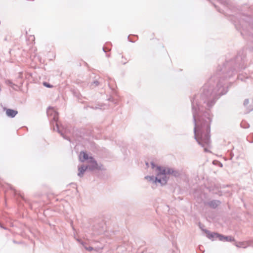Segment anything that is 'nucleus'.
I'll return each instance as SVG.
<instances>
[{
	"instance_id": "obj_1",
	"label": "nucleus",
	"mask_w": 253,
	"mask_h": 253,
	"mask_svg": "<svg viewBox=\"0 0 253 253\" xmlns=\"http://www.w3.org/2000/svg\"><path fill=\"white\" fill-rule=\"evenodd\" d=\"M155 171L157 176L156 178V182H158L162 184L167 182V174H172L173 171L169 168L157 167Z\"/></svg>"
},
{
	"instance_id": "obj_2",
	"label": "nucleus",
	"mask_w": 253,
	"mask_h": 253,
	"mask_svg": "<svg viewBox=\"0 0 253 253\" xmlns=\"http://www.w3.org/2000/svg\"><path fill=\"white\" fill-rule=\"evenodd\" d=\"M198 143L204 148L205 152H209L210 147V140L209 133L204 134L200 138H197Z\"/></svg>"
},
{
	"instance_id": "obj_3",
	"label": "nucleus",
	"mask_w": 253,
	"mask_h": 253,
	"mask_svg": "<svg viewBox=\"0 0 253 253\" xmlns=\"http://www.w3.org/2000/svg\"><path fill=\"white\" fill-rule=\"evenodd\" d=\"M90 164L89 169H100V167L98 166L96 161H95L92 157H89V161L88 162Z\"/></svg>"
},
{
	"instance_id": "obj_4",
	"label": "nucleus",
	"mask_w": 253,
	"mask_h": 253,
	"mask_svg": "<svg viewBox=\"0 0 253 253\" xmlns=\"http://www.w3.org/2000/svg\"><path fill=\"white\" fill-rule=\"evenodd\" d=\"M4 110L5 111L6 115L9 117L13 118L18 114V111L15 110L5 108H4Z\"/></svg>"
},
{
	"instance_id": "obj_5",
	"label": "nucleus",
	"mask_w": 253,
	"mask_h": 253,
	"mask_svg": "<svg viewBox=\"0 0 253 253\" xmlns=\"http://www.w3.org/2000/svg\"><path fill=\"white\" fill-rule=\"evenodd\" d=\"M79 159L82 162H84V161L87 160H88V161H89V157L85 152H81L79 155Z\"/></svg>"
},
{
	"instance_id": "obj_6",
	"label": "nucleus",
	"mask_w": 253,
	"mask_h": 253,
	"mask_svg": "<svg viewBox=\"0 0 253 253\" xmlns=\"http://www.w3.org/2000/svg\"><path fill=\"white\" fill-rule=\"evenodd\" d=\"M86 167L82 166L80 167L79 168V172L78 173V175L80 176H82L83 175L84 172L86 170Z\"/></svg>"
},
{
	"instance_id": "obj_7",
	"label": "nucleus",
	"mask_w": 253,
	"mask_h": 253,
	"mask_svg": "<svg viewBox=\"0 0 253 253\" xmlns=\"http://www.w3.org/2000/svg\"><path fill=\"white\" fill-rule=\"evenodd\" d=\"M215 235L216 236V237H218L219 238V240L221 241H224V240L228 241V237H225L222 235H218L217 234H215Z\"/></svg>"
},
{
	"instance_id": "obj_8",
	"label": "nucleus",
	"mask_w": 253,
	"mask_h": 253,
	"mask_svg": "<svg viewBox=\"0 0 253 253\" xmlns=\"http://www.w3.org/2000/svg\"><path fill=\"white\" fill-rule=\"evenodd\" d=\"M43 84L47 87H49V88H51V87H52L53 86L52 85H50V84H48L47 83H46V82H44L43 83Z\"/></svg>"
},
{
	"instance_id": "obj_9",
	"label": "nucleus",
	"mask_w": 253,
	"mask_h": 253,
	"mask_svg": "<svg viewBox=\"0 0 253 253\" xmlns=\"http://www.w3.org/2000/svg\"><path fill=\"white\" fill-rule=\"evenodd\" d=\"M84 248L86 250L88 251H91L93 250V248L91 247H85Z\"/></svg>"
},
{
	"instance_id": "obj_10",
	"label": "nucleus",
	"mask_w": 253,
	"mask_h": 253,
	"mask_svg": "<svg viewBox=\"0 0 253 253\" xmlns=\"http://www.w3.org/2000/svg\"><path fill=\"white\" fill-rule=\"evenodd\" d=\"M52 112H54V110H53V109L49 108L48 111H47V114L48 115H50V113Z\"/></svg>"
},
{
	"instance_id": "obj_11",
	"label": "nucleus",
	"mask_w": 253,
	"mask_h": 253,
	"mask_svg": "<svg viewBox=\"0 0 253 253\" xmlns=\"http://www.w3.org/2000/svg\"><path fill=\"white\" fill-rule=\"evenodd\" d=\"M151 165H152V169H154L155 168V165H154V163H152L151 164Z\"/></svg>"
},
{
	"instance_id": "obj_12",
	"label": "nucleus",
	"mask_w": 253,
	"mask_h": 253,
	"mask_svg": "<svg viewBox=\"0 0 253 253\" xmlns=\"http://www.w3.org/2000/svg\"><path fill=\"white\" fill-rule=\"evenodd\" d=\"M32 40H34L35 37L34 36H32Z\"/></svg>"
}]
</instances>
